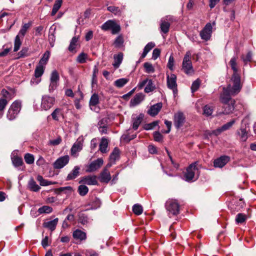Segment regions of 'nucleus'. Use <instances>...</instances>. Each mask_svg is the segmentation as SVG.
<instances>
[{"label": "nucleus", "mask_w": 256, "mask_h": 256, "mask_svg": "<svg viewBox=\"0 0 256 256\" xmlns=\"http://www.w3.org/2000/svg\"><path fill=\"white\" fill-rule=\"evenodd\" d=\"M237 58L232 57L230 62V65L233 70L229 84L226 88H223L222 93L220 98L222 102L224 104L222 114H228L234 110L235 101L232 100L231 97L237 94L242 88V84L240 74L238 73V68L236 63Z\"/></svg>", "instance_id": "f257e3e1"}, {"label": "nucleus", "mask_w": 256, "mask_h": 256, "mask_svg": "<svg viewBox=\"0 0 256 256\" xmlns=\"http://www.w3.org/2000/svg\"><path fill=\"white\" fill-rule=\"evenodd\" d=\"M32 26V22H29L28 23L24 24L22 25L18 35L16 36L14 43V51L16 52L18 50L22 44V40L20 38L22 39L26 34L27 31Z\"/></svg>", "instance_id": "f03ea898"}, {"label": "nucleus", "mask_w": 256, "mask_h": 256, "mask_svg": "<svg viewBox=\"0 0 256 256\" xmlns=\"http://www.w3.org/2000/svg\"><path fill=\"white\" fill-rule=\"evenodd\" d=\"M198 163L195 162L190 164L186 168L184 174L185 180L187 182L195 180L198 176V169L197 168Z\"/></svg>", "instance_id": "7ed1b4c3"}, {"label": "nucleus", "mask_w": 256, "mask_h": 256, "mask_svg": "<svg viewBox=\"0 0 256 256\" xmlns=\"http://www.w3.org/2000/svg\"><path fill=\"white\" fill-rule=\"evenodd\" d=\"M101 29L104 31L111 30L112 34H118L121 30L120 24L114 20H108L101 26Z\"/></svg>", "instance_id": "20e7f679"}, {"label": "nucleus", "mask_w": 256, "mask_h": 256, "mask_svg": "<svg viewBox=\"0 0 256 256\" xmlns=\"http://www.w3.org/2000/svg\"><path fill=\"white\" fill-rule=\"evenodd\" d=\"M191 53L188 51L186 52L182 61V70L187 74H190L194 72L192 63L190 60Z\"/></svg>", "instance_id": "39448f33"}, {"label": "nucleus", "mask_w": 256, "mask_h": 256, "mask_svg": "<svg viewBox=\"0 0 256 256\" xmlns=\"http://www.w3.org/2000/svg\"><path fill=\"white\" fill-rule=\"evenodd\" d=\"M56 102V98L48 94L42 96L40 108L42 110H48L51 108Z\"/></svg>", "instance_id": "423d86ee"}, {"label": "nucleus", "mask_w": 256, "mask_h": 256, "mask_svg": "<svg viewBox=\"0 0 256 256\" xmlns=\"http://www.w3.org/2000/svg\"><path fill=\"white\" fill-rule=\"evenodd\" d=\"M21 109V102L18 100L14 101L10 106L7 118L12 120H14Z\"/></svg>", "instance_id": "0eeeda50"}, {"label": "nucleus", "mask_w": 256, "mask_h": 256, "mask_svg": "<svg viewBox=\"0 0 256 256\" xmlns=\"http://www.w3.org/2000/svg\"><path fill=\"white\" fill-rule=\"evenodd\" d=\"M166 208L170 215L176 216L179 214L180 205L176 200H168L166 203Z\"/></svg>", "instance_id": "6e6552de"}, {"label": "nucleus", "mask_w": 256, "mask_h": 256, "mask_svg": "<svg viewBox=\"0 0 256 256\" xmlns=\"http://www.w3.org/2000/svg\"><path fill=\"white\" fill-rule=\"evenodd\" d=\"M60 76L56 70L52 71L50 76V82L48 86V92L52 94L58 86Z\"/></svg>", "instance_id": "1a4fd4ad"}, {"label": "nucleus", "mask_w": 256, "mask_h": 256, "mask_svg": "<svg viewBox=\"0 0 256 256\" xmlns=\"http://www.w3.org/2000/svg\"><path fill=\"white\" fill-rule=\"evenodd\" d=\"M166 84L168 88L172 90L175 96L178 93L176 76L174 74L166 72Z\"/></svg>", "instance_id": "9d476101"}, {"label": "nucleus", "mask_w": 256, "mask_h": 256, "mask_svg": "<svg viewBox=\"0 0 256 256\" xmlns=\"http://www.w3.org/2000/svg\"><path fill=\"white\" fill-rule=\"evenodd\" d=\"M2 94L4 98H0V118L3 116L4 110L8 104L7 99H11L10 94L7 90H2Z\"/></svg>", "instance_id": "9b49d317"}, {"label": "nucleus", "mask_w": 256, "mask_h": 256, "mask_svg": "<svg viewBox=\"0 0 256 256\" xmlns=\"http://www.w3.org/2000/svg\"><path fill=\"white\" fill-rule=\"evenodd\" d=\"M212 25L208 22L206 24L204 28L200 32V36L202 40L206 41L209 40L212 33Z\"/></svg>", "instance_id": "f8f14e48"}, {"label": "nucleus", "mask_w": 256, "mask_h": 256, "mask_svg": "<svg viewBox=\"0 0 256 256\" xmlns=\"http://www.w3.org/2000/svg\"><path fill=\"white\" fill-rule=\"evenodd\" d=\"M186 121V118L183 112H178L174 114V122L176 128L182 127Z\"/></svg>", "instance_id": "ddd939ff"}, {"label": "nucleus", "mask_w": 256, "mask_h": 256, "mask_svg": "<svg viewBox=\"0 0 256 256\" xmlns=\"http://www.w3.org/2000/svg\"><path fill=\"white\" fill-rule=\"evenodd\" d=\"M69 160V156L67 155L59 158L55 161L53 164L54 168H62L68 164Z\"/></svg>", "instance_id": "4468645a"}, {"label": "nucleus", "mask_w": 256, "mask_h": 256, "mask_svg": "<svg viewBox=\"0 0 256 256\" xmlns=\"http://www.w3.org/2000/svg\"><path fill=\"white\" fill-rule=\"evenodd\" d=\"M104 164V160L102 158L92 162L88 166L86 171L90 172H94L100 168Z\"/></svg>", "instance_id": "2eb2a0df"}, {"label": "nucleus", "mask_w": 256, "mask_h": 256, "mask_svg": "<svg viewBox=\"0 0 256 256\" xmlns=\"http://www.w3.org/2000/svg\"><path fill=\"white\" fill-rule=\"evenodd\" d=\"M144 115L140 114L139 115L133 114L132 118V128L136 130L144 118Z\"/></svg>", "instance_id": "dca6fc26"}, {"label": "nucleus", "mask_w": 256, "mask_h": 256, "mask_svg": "<svg viewBox=\"0 0 256 256\" xmlns=\"http://www.w3.org/2000/svg\"><path fill=\"white\" fill-rule=\"evenodd\" d=\"M99 103V98L98 94H93L90 100V106L92 110L98 112L100 108L96 106V105Z\"/></svg>", "instance_id": "f3484780"}, {"label": "nucleus", "mask_w": 256, "mask_h": 256, "mask_svg": "<svg viewBox=\"0 0 256 256\" xmlns=\"http://www.w3.org/2000/svg\"><path fill=\"white\" fill-rule=\"evenodd\" d=\"M230 160V158L228 156H222L214 160V166L216 168H222Z\"/></svg>", "instance_id": "a211bd4d"}, {"label": "nucleus", "mask_w": 256, "mask_h": 256, "mask_svg": "<svg viewBox=\"0 0 256 256\" xmlns=\"http://www.w3.org/2000/svg\"><path fill=\"white\" fill-rule=\"evenodd\" d=\"M80 183H83L88 185H96L98 181L95 176H88L82 178Z\"/></svg>", "instance_id": "6ab92c4d"}, {"label": "nucleus", "mask_w": 256, "mask_h": 256, "mask_svg": "<svg viewBox=\"0 0 256 256\" xmlns=\"http://www.w3.org/2000/svg\"><path fill=\"white\" fill-rule=\"evenodd\" d=\"M144 96L142 93L136 94L133 98L130 100V107H134L139 104L144 100Z\"/></svg>", "instance_id": "aec40b11"}, {"label": "nucleus", "mask_w": 256, "mask_h": 256, "mask_svg": "<svg viewBox=\"0 0 256 256\" xmlns=\"http://www.w3.org/2000/svg\"><path fill=\"white\" fill-rule=\"evenodd\" d=\"M99 178L100 182L108 183L112 178L108 170H107V168H104L100 174Z\"/></svg>", "instance_id": "412c9836"}, {"label": "nucleus", "mask_w": 256, "mask_h": 256, "mask_svg": "<svg viewBox=\"0 0 256 256\" xmlns=\"http://www.w3.org/2000/svg\"><path fill=\"white\" fill-rule=\"evenodd\" d=\"M109 140L105 137H102L101 138L99 144V150L102 154L107 153L108 151V145L109 144Z\"/></svg>", "instance_id": "4be33fe9"}, {"label": "nucleus", "mask_w": 256, "mask_h": 256, "mask_svg": "<svg viewBox=\"0 0 256 256\" xmlns=\"http://www.w3.org/2000/svg\"><path fill=\"white\" fill-rule=\"evenodd\" d=\"M162 108L161 102L157 103L150 106L148 111V114L152 116H154L158 114Z\"/></svg>", "instance_id": "5701e85b"}, {"label": "nucleus", "mask_w": 256, "mask_h": 256, "mask_svg": "<svg viewBox=\"0 0 256 256\" xmlns=\"http://www.w3.org/2000/svg\"><path fill=\"white\" fill-rule=\"evenodd\" d=\"M78 36H74L72 38L68 48V50L70 52L73 53H76V48L80 46L78 42Z\"/></svg>", "instance_id": "b1692460"}, {"label": "nucleus", "mask_w": 256, "mask_h": 256, "mask_svg": "<svg viewBox=\"0 0 256 256\" xmlns=\"http://www.w3.org/2000/svg\"><path fill=\"white\" fill-rule=\"evenodd\" d=\"M80 167L79 166H75L72 170L68 174L66 180H70L75 179L80 174Z\"/></svg>", "instance_id": "393cba45"}, {"label": "nucleus", "mask_w": 256, "mask_h": 256, "mask_svg": "<svg viewBox=\"0 0 256 256\" xmlns=\"http://www.w3.org/2000/svg\"><path fill=\"white\" fill-rule=\"evenodd\" d=\"M72 236L76 240L82 241L86 238V234L80 230H76L73 232Z\"/></svg>", "instance_id": "a878e982"}, {"label": "nucleus", "mask_w": 256, "mask_h": 256, "mask_svg": "<svg viewBox=\"0 0 256 256\" xmlns=\"http://www.w3.org/2000/svg\"><path fill=\"white\" fill-rule=\"evenodd\" d=\"M58 220V218H56L52 220L44 222L43 226L44 228H48L51 231H54L56 229Z\"/></svg>", "instance_id": "bb28decb"}, {"label": "nucleus", "mask_w": 256, "mask_h": 256, "mask_svg": "<svg viewBox=\"0 0 256 256\" xmlns=\"http://www.w3.org/2000/svg\"><path fill=\"white\" fill-rule=\"evenodd\" d=\"M120 151L119 149L116 147L114 148L110 156L109 160L116 163V161L120 158Z\"/></svg>", "instance_id": "cd10ccee"}, {"label": "nucleus", "mask_w": 256, "mask_h": 256, "mask_svg": "<svg viewBox=\"0 0 256 256\" xmlns=\"http://www.w3.org/2000/svg\"><path fill=\"white\" fill-rule=\"evenodd\" d=\"M46 66L38 64L34 70V76L36 78H39L43 74Z\"/></svg>", "instance_id": "c85d7f7f"}, {"label": "nucleus", "mask_w": 256, "mask_h": 256, "mask_svg": "<svg viewBox=\"0 0 256 256\" xmlns=\"http://www.w3.org/2000/svg\"><path fill=\"white\" fill-rule=\"evenodd\" d=\"M82 148V144L80 142H75L71 148V154L74 156L78 152L80 151Z\"/></svg>", "instance_id": "c756f323"}, {"label": "nucleus", "mask_w": 256, "mask_h": 256, "mask_svg": "<svg viewBox=\"0 0 256 256\" xmlns=\"http://www.w3.org/2000/svg\"><path fill=\"white\" fill-rule=\"evenodd\" d=\"M28 186L29 189L31 191L33 192H38L40 188V187L36 184V182L34 180V178H32L30 179V180L28 182Z\"/></svg>", "instance_id": "7c9ffc66"}, {"label": "nucleus", "mask_w": 256, "mask_h": 256, "mask_svg": "<svg viewBox=\"0 0 256 256\" xmlns=\"http://www.w3.org/2000/svg\"><path fill=\"white\" fill-rule=\"evenodd\" d=\"M114 62L113 66L115 68H118L122 61L123 54L120 52L117 55H114Z\"/></svg>", "instance_id": "2f4dec72"}, {"label": "nucleus", "mask_w": 256, "mask_h": 256, "mask_svg": "<svg viewBox=\"0 0 256 256\" xmlns=\"http://www.w3.org/2000/svg\"><path fill=\"white\" fill-rule=\"evenodd\" d=\"M170 24L164 20H161L160 28L162 32L164 34H167L170 30Z\"/></svg>", "instance_id": "473e14b6"}, {"label": "nucleus", "mask_w": 256, "mask_h": 256, "mask_svg": "<svg viewBox=\"0 0 256 256\" xmlns=\"http://www.w3.org/2000/svg\"><path fill=\"white\" fill-rule=\"evenodd\" d=\"M155 44L153 42H148L144 47L143 52L142 54L141 58H143L146 56L148 52L155 46Z\"/></svg>", "instance_id": "72a5a7b5"}, {"label": "nucleus", "mask_w": 256, "mask_h": 256, "mask_svg": "<svg viewBox=\"0 0 256 256\" xmlns=\"http://www.w3.org/2000/svg\"><path fill=\"white\" fill-rule=\"evenodd\" d=\"M50 56V52L48 50L46 51L40 60L38 64L46 66Z\"/></svg>", "instance_id": "f704fd0d"}, {"label": "nucleus", "mask_w": 256, "mask_h": 256, "mask_svg": "<svg viewBox=\"0 0 256 256\" xmlns=\"http://www.w3.org/2000/svg\"><path fill=\"white\" fill-rule=\"evenodd\" d=\"M62 0H56L53 6L51 15L54 16L62 6Z\"/></svg>", "instance_id": "c9c22d12"}, {"label": "nucleus", "mask_w": 256, "mask_h": 256, "mask_svg": "<svg viewBox=\"0 0 256 256\" xmlns=\"http://www.w3.org/2000/svg\"><path fill=\"white\" fill-rule=\"evenodd\" d=\"M51 116L54 120L58 121L59 120V117L62 116L63 114L60 108H56L51 114Z\"/></svg>", "instance_id": "e433bc0d"}, {"label": "nucleus", "mask_w": 256, "mask_h": 256, "mask_svg": "<svg viewBox=\"0 0 256 256\" xmlns=\"http://www.w3.org/2000/svg\"><path fill=\"white\" fill-rule=\"evenodd\" d=\"M128 82V80L126 78H122L116 80L114 82V86L120 88L124 86Z\"/></svg>", "instance_id": "4c0bfd02"}, {"label": "nucleus", "mask_w": 256, "mask_h": 256, "mask_svg": "<svg viewBox=\"0 0 256 256\" xmlns=\"http://www.w3.org/2000/svg\"><path fill=\"white\" fill-rule=\"evenodd\" d=\"M52 211V208L48 206H44L38 209L39 214H50Z\"/></svg>", "instance_id": "58836bf2"}, {"label": "nucleus", "mask_w": 256, "mask_h": 256, "mask_svg": "<svg viewBox=\"0 0 256 256\" xmlns=\"http://www.w3.org/2000/svg\"><path fill=\"white\" fill-rule=\"evenodd\" d=\"M154 89L155 86L152 80L148 79L146 86L144 88V92L146 93H148L153 91Z\"/></svg>", "instance_id": "ea45409f"}, {"label": "nucleus", "mask_w": 256, "mask_h": 256, "mask_svg": "<svg viewBox=\"0 0 256 256\" xmlns=\"http://www.w3.org/2000/svg\"><path fill=\"white\" fill-rule=\"evenodd\" d=\"M238 134L242 141L245 142L248 139V134L246 128H240V131L238 132Z\"/></svg>", "instance_id": "a19ab883"}, {"label": "nucleus", "mask_w": 256, "mask_h": 256, "mask_svg": "<svg viewBox=\"0 0 256 256\" xmlns=\"http://www.w3.org/2000/svg\"><path fill=\"white\" fill-rule=\"evenodd\" d=\"M88 192V188L84 184L80 185L78 187V192L81 196H86Z\"/></svg>", "instance_id": "79ce46f5"}, {"label": "nucleus", "mask_w": 256, "mask_h": 256, "mask_svg": "<svg viewBox=\"0 0 256 256\" xmlns=\"http://www.w3.org/2000/svg\"><path fill=\"white\" fill-rule=\"evenodd\" d=\"M247 219V216L246 214L239 213L238 214L236 217V222L238 224H242L244 223Z\"/></svg>", "instance_id": "37998d69"}, {"label": "nucleus", "mask_w": 256, "mask_h": 256, "mask_svg": "<svg viewBox=\"0 0 256 256\" xmlns=\"http://www.w3.org/2000/svg\"><path fill=\"white\" fill-rule=\"evenodd\" d=\"M124 40L122 35L118 36L114 42V45L116 48H121L123 46Z\"/></svg>", "instance_id": "c03bdc74"}, {"label": "nucleus", "mask_w": 256, "mask_h": 256, "mask_svg": "<svg viewBox=\"0 0 256 256\" xmlns=\"http://www.w3.org/2000/svg\"><path fill=\"white\" fill-rule=\"evenodd\" d=\"M88 58V54L84 52L80 53L76 58V62L80 64H84L86 62Z\"/></svg>", "instance_id": "a18cd8bd"}, {"label": "nucleus", "mask_w": 256, "mask_h": 256, "mask_svg": "<svg viewBox=\"0 0 256 256\" xmlns=\"http://www.w3.org/2000/svg\"><path fill=\"white\" fill-rule=\"evenodd\" d=\"M132 211L134 214L140 215L143 212V208L141 205L139 204H135L132 207Z\"/></svg>", "instance_id": "49530a36"}, {"label": "nucleus", "mask_w": 256, "mask_h": 256, "mask_svg": "<svg viewBox=\"0 0 256 256\" xmlns=\"http://www.w3.org/2000/svg\"><path fill=\"white\" fill-rule=\"evenodd\" d=\"M204 110V114L206 116H210L214 111V108L212 106H210V105H206L203 108Z\"/></svg>", "instance_id": "de8ad7c7"}, {"label": "nucleus", "mask_w": 256, "mask_h": 256, "mask_svg": "<svg viewBox=\"0 0 256 256\" xmlns=\"http://www.w3.org/2000/svg\"><path fill=\"white\" fill-rule=\"evenodd\" d=\"M25 162L26 164H30L34 162V156L30 154L27 153L24 156Z\"/></svg>", "instance_id": "09e8293b"}, {"label": "nucleus", "mask_w": 256, "mask_h": 256, "mask_svg": "<svg viewBox=\"0 0 256 256\" xmlns=\"http://www.w3.org/2000/svg\"><path fill=\"white\" fill-rule=\"evenodd\" d=\"M158 123L159 121L156 120L151 123L146 124L144 126V128L146 130H152L154 127L158 126Z\"/></svg>", "instance_id": "8fccbe9b"}, {"label": "nucleus", "mask_w": 256, "mask_h": 256, "mask_svg": "<svg viewBox=\"0 0 256 256\" xmlns=\"http://www.w3.org/2000/svg\"><path fill=\"white\" fill-rule=\"evenodd\" d=\"M37 180L40 182V184L42 186H46L52 184L51 182L44 180L43 177L40 175L38 176Z\"/></svg>", "instance_id": "3c124183"}, {"label": "nucleus", "mask_w": 256, "mask_h": 256, "mask_svg": "<svg viewBox=\"0 0 256 256\" xmlns=\"http://www.w3.org/2000/svg\"><path fill=\"white\" fill-rule=\"evenodd\" d=\"M78 222L82 224H86L88 222V218L84 213H80L78 215Z\"/></svg>", "instance_id": "603ef678"}, {"label": "nucleus", "mask_w": 256, "mask_h": 256, "mask_svg": "<svg viewBox=\"0 0 256 256\" xmlns=\"http://www.w3.org/2000/svg\"><path fill=\"white\" fill-rule=\"evenodd\" d=\"M144 66L147 73H152L154 72V68L153 66L150 62H145L144 64Z\"/></svg>", "instance_id": "864d4df0"}, {"label": "nucleus", "mask_w": 256, "mask_h": 256, "mask_svg": "<svg viewBox=\"0 0 256 256\" xmlns=\"http://www.w3.org/2000/svg\"><path fill=\"white\" fill-rule=\"evenodd\" d=\"M107 9L109 12L114 13L116 15H120L121 14L120 10L116 6H110L108 7Z\"/></svg>", "instance_id": "5fc2aeb1"}, {"label": "nucleus", "mask_w": 256, "mask_h": 256, "mask_svg": "<svg viewBox=\"0 0 256 256\" xmlns=\"http://www.w3.org/2000/svg\"><path fill=\"white\" fill-rule=\"evenodd\" d=\"M91 205L92 208L96 209L100 206L101 201L98 198H95L92 202Z\"/></svg>", "instance_id": "6e6d98bb"}, {"label": "nucleus", "mask_w": 256, "mask_h": 256, "mask_svg": "<svg viewBox=\"0 0 256 256\" xmlns=\"http://www.w3.org/2000/svg\"><path fill=\"white\" fill-rule=\"evenodd\" d=\"M12 163L15 166H20L23 164L22 158L16 156L12 158Z\"/></svg>", "instance_id": "4d7b16f0"}, {"label": "nucleus", "mask_w": 256, "mask_h": 256, "mask_svg": "<svg viewBox=\"0 0 256 256\" xmlns=\"http://www.w3.org/2000/svg\"><path fill=\"white\" fill-rule=\"evenodd\" d=\"M200 81L198 79H197L195 81H194L191 86V90L192 92H194L196 91L200 87Z\"/></svg>", "instance_id": "13d9d810"}, {"label": "nucleus", "mask_w": 256, "mask_h": 256, "mask_svg": "<svg viewBox=\"0 0 256 256\" xmlns=\"http://www.w3.org/2000/svg\"><path fill=\"white\" fill-rule=\"evenodd\" d=\"M174 58L172 54L168 58V62L167 66L168 68L171 70H174Z\"/></svg>", "instance_id": "bf43d9fd"}, {"label": "nucleus", "mask_w": 256, "mask_h": 256, "mask_svg": "<svg viewBox=\"0 0 256 256\" xmlns=\"http://www.w3.org/2000/svg\"><path fill=\"white\" fill-rule=\"evenodd\" d=\"M18 58H24L28 56V48H23L22 50L18 53Z\"/></svg>", "instance_id": "052dcab7"}, {"label": "nucleus", "mask_w": 256, "mask_h": 256, "mask_svg": "<svg viewBox=\"0 0 256 256\" xmlns=\"http://www.w3.org/2000/svg\"><path fill=\"white\" fill-rule=\"evenodd\" d=\"M235 122V120H233L230 122L224 124L222 127V130L224 131L229 129Z\"/></svg>", "instance_id": "680f3d73"}, {"label": "nucleus", "mask_w": 256, "mask_h": 256, "mask_svg": "<svg viewBox=\"0 0 256 256\" xmlns=\"http://www.w3.org/2000/svg\"><path fill=\"white\" fill-rule=\"evenodd\" d=\"M165 150L168 154V155L169 157L170 160L171 164L173 165L174 167L176 170H178L179 167V164L178 163L174 162L168 150L166 148H165Z\"/></svg>", "instance_id": "e2e57ef3"}, {"label": "nucleus", "mask_w": 256, "mask_h": 256, "mask_svg": "<svg viewBox=\"0 0 256 256\" xmlns=\"http://www.w3.org/2000/svg\"><path fill=\"white\" fill-rule=\"evenodd\" d=\"M242 58L246 63L250 62L252 58V53L250 52H248L246 56H242Z\"/></svg>", "instance_id": "0e129e2a"}, {"label": "nucleus", "mask_w": 256, "mask_h": 256, "mask_svg": "<svg viewBox=\"0 0 256 256\" xmlns=\"http://www.w3.org/2000/svg\"><path fill=\"white\" fill-rule=\"evenodd\" d=\"M245 206L244 202V201L243 199L240 198L237 202H236V206L237 210H240V209L242 208Z\"/></svg>", "instance_id": "69168bd1"}, {"label": "nucleus", "mask_w": 256, "mask_h": 256, "mask_svg": "<svg viewBox=\"0 0 256 256\" xmlns=\"http://www.w3.org/2000/svg\"><path fill=\"white\" fill-rule=\"evenodd\" d=\"M154 138L156 142H160L162 140V136L158 132H155L154 133Z\"/></svg>", "instance_id": "338daca9"}, {"label": "nucleus", "mask_w": 256, "mask_h": 256, "mask_svg": "<svg viewBox=\"0 0 256 256\" xmlns=\"http://www.w3.org/2000/svg\"><path fill=\"white\" fill-rule=\"evenodd\" d=\"M160 50L158 48H155L152 52V58L156 60L160 56Z\"/></svg>", "instance_id": "774afa93"}]
</instances>
